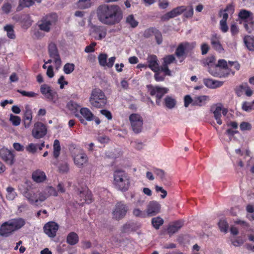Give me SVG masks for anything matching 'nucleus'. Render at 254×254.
I'll list each match as a JSON object with an SVG mask.
<instances>
[{
  "mask_svg": "<svg viewBox=\"0 0 254 254\" xmlns=\"http://www.w3.org/2000/svg\"><path fill=\"white\" fill-rule=\"evenodd\" d=\"M96 15L102 24L112 26L119 23L123 18L121 8L117 4L104 3L98 6Z\"/></svg>",
  "mask_w": 254,
  "mask_h": 254,
  "instance_id": "nucleus-1",
  "label": "nucleus"
},
{
  "mask_svg": "<svg viewBox=\"0 0 254 254\" xmlns=\"http://www.w3.org/2000/svg\"><path fill=\"white\" fill-rule=\"evenodd\" d=\"M113 185L118 190L126 192L130 186V177L124 171L117 170L113 174Z\"/></svg>",
  "mask_w": 254,
  "mask_h": 254,
  "instance_id": "nucleus-2",
  "label": "nucleus"
},
{
  "mask_svg": "<svg viewBox=\"0 0 254 254\" xmlns=\"http://www.w3.org/2000/svg\"><path fill=\"white\" fill-rule=\"evenodd\" d=\"M89 102L93 107L101 108L107 104V99L104 93L101 89L95 88L92 90Z\"/></svg>",
  "mask_w": 254,
  "mask_h": 254,
  "instance_id": "nucleus-3",
  "label": "nucleus"
},
{
  "mask_svg": "<svg viewBox=\"0 0 254 254\" xmlns=\"http://www.w3.org/2000/svg\"><path fill=\"white\" fill-rule=\"evenodd\" d=\"M72 156L74 164L78 168H82L88 161V157L84 151L80 147H75L72 151Z\"/></svg>",
  "mask_w": 254,
  "mask_h": 254,
  "instance_id": "nucleus-4",
  "label": "nucleus"
},
{
  "mask_svg": "<svg viewBox=\"0 0 254 254\" xmlns=\"http://www.w3.org/2000/svg\"><path fill=\"white\" fill-rule=\"evenodd\" d=\"M40 91L43 95L44 98L47 101L51 102L53 104L58 103V94L56 91L52 89L50 86L46 84H43L41 85Z\"/></svg>",
  "mask_w": 254,
  "mask_h": 254,
  "instance_id": "nucleus-5",
  "label": "nucleus"
},
{
  "mask_svg": "<svg viewBox=\"0 0 254 254\" xmlns=\"http://www.w3.org/2000/svg\"><path fill=\"white\" fill-rule=\"evenodd\" d=\"M57 20V15L56 13H52L44 17L41 23L39 25L40 30L46 32L50 31L51 26L55 24Z\"/></svg>",
  "mask_w": 254,
  "mask_h": 254,
  "instance_id": "nucleus-6",
  "label": "nucleus"
},
{
  "mask_svg": "<svg viewBox=\"0 0 254 254\" xmlns=\"http://www.w3.org/2000/svg\"><path fill=\"white\" fill-rule=\"evenodd\" d=\"M128 210V206L123 201L118 202L112 212L113 218L118 220L123 219Z\"/></svg>",
  "mask_w": 254,
  "mask_h": 254,
  "instance_id": "nucleus-7",
  "label": "nucleus"
},
{
  "mask_svg": "<svg viewBox=\"0 0 254 254\" xmlns=\"http://www.w3.org/2000/svg\"><path fill=\"white\" fill-rule=\"evenodd\" d=\"M129 120L132 130L135 133H140L142 129L143 119L138 114H132L129 116Z\"/></svg>",
  "mask_w": 254,
  "mask_h": 254,
  "instance_id": "nucleus-8",
  "label": "nucleus"
},
{
  "mask_svg": "<svg viewBox=\"0 0 254 254\" xmlns=\"http://www.w3.org/2000/svg\"><path fill=\"white\" fill-rule=\"evenodd\" d=\"M56 189L52 186H47L41 190L37 191L38 204L44 202L51 196H58Z\"/></svg>",
  "mask_w": 254,
  "mask_h": 254,
  "instance_id": "nucleus-9",
  "label": "nucleus"
},
{
  "mask_svg": "<svg viewBox=\"0 0 254 254\" xmlns=\"http://www.w3.org/2000/svg\"><path fill=\"white\" fill-rule=\"evenodd\" d=\"M194 43H190L189 42H183L180 43L175 51V55L178 58L186 57V55L195 47Z\"/></svg>",
  "mask_w": 254,
  "mask_h": 254,
  "instance_id": "nucleus-10",
  "label": "nucleus"
},
{
  "mask_svg": "<svg viewBox=\"0 0 254 254\" xmlns=\"http://www.w3.org/2000/svg\"><path fill=\"white\" fill-rule=\"evenodd\" d=\"M150 94L156 97V103L158 106L161 104V99L162 97L169 91V89L166 87H161L158 86H151L149 88Z\"/></svg>",
  "mask_w": 254,
  "mask_h": 254,
  "instance_id": "nucleus-11",
  "label": "nucleus"
},
{
  "mask_svg": "<svg viewBox=\"0 0 254 254\" xmlns=\"http://www.w3.org/2000/svg\"><path fill=\"white\" fill-rule=\"evenodd\" d=\"M21 193L27 199V200L32 205L38 206V195L37 193L30 190L27 187L19 188Z\"/></svg>",
  "mask_w": 254,
  "mask_h": 254,
  "instance_id": "nucleus-12",
  "label": "nucleus"
},
{
  "mask_svg": "<svg viewBox=\"0 0 254 254\" xmlns=\"http://www.w3.org/2000/svg\"><path fill=\"white\" fill-rule=\"evenodd\" d=\"M215 59L211 58L207 60V64L208 65V72L211 75L214 77H225V75L221 71V70L218 65L214 63Z\"/></svg>",
  "mask_w": 254,
  "mask_h": 254,
  "instance_id": "nucleus-13",
  "label": "nucleus"
},
{
  "mask_svg": "<svg viewBox=\"0 0 254 254\" xmlns=\"http://www.w3.org/2000/svg\"><path fill=\"white\" fill-rule=\"evenodd\" d=\"M48 52L50 57L54 60L56 69H58L61 65L62 61L56 45L53 43H50Z\"/></svg>",
  "mask_w": 254,
  "mask_h": 254,
  "instance_id": "nucleus-14",
  "label": "nucleus"
},
{
  "mask_svg": "<svg viewBox=\"0 0 254 254\" xmlns=\"http://www.w3.org/2000/svg\"><path fill=\"white\" fill-rule=\"evenodd\" d=\"M47 132L46 126L41 122H37L32 130V135L34 138L39 139L46 135Z\"/></svg>",
  "mask_w": 254,
  "mask_h": 254,
  "instance_id": "nucleus-15",
  "label": "nucleus"
},
{
  "mask_svg": "<svg viewBox=\"0 0 254 254\" xmlns=\"http://www.w3.org/2000/svg\"><path fill=\"white\" fill-rule=\"evenodd\" d=\"M80 113L81 116L76 114L75 116L79 119L81 123L87 125L86 121L90 122L94 120V115L88 108H81L80 110Z\"/></svg>",
  "mask_w": 254,
  "mask_h": 254,
  "instance_id": "nucleus-16",
  "label": "nucleus"
},
{
  "mask_svg": "<svg viewBox=\"0 0 254 254\" xmlns=\"http://www.w3.org/2000/svg\"><path fill=\"white\" fill-rule=\"evenodd\" d=\"M0 157L8 165L11 166L14 163V154L7 148H2L0 150Z\"/></svg>",
  "mask_w": 254,
  "mask_h": 254,
  "instance_id": "nucleus-17",
  "label": "nucleus"
},
{
  "mask_svg": "<svg viewBox=\"0 0 254 254\" xmlns=\"http://www.w3.org/2000/svg\"><path fill=\"white\" fill-rule=\"evenodd\" d=\"M59 228V226L57 223L50 221L45 224L43 229L47 236L50 238H54L56 236Z\"/></svg>",
  "mask_w": 254,
  "mask_h": 254,
  "instance_id": "nucleus-18",
  "label": "nucleus"
},
{
  "mask_svg": "<svg viewBox=\"0 0 254 254\" xmlns=\"http://www.w3.org/2000/svg\"><path fill=\"white\" fill-rule=\"evenodd\" d=\"M161 205L156 201H150L147 205L146 209V215L148 217L155 216L160 213Z\"/></svg>",
  "mask_w": 254,
  "mask_h": 254,
  "instance_id": "nucleus-19",
  "label": "nucleus"
},
{
  "mask_svg": "<svg viewBox=\"0 0 254 254\" xmlns=\"http://www.w3.org/2000/svg\"><path fill=\"white\" fill-rule=\"evenodd\" d=\"M175 62H176V60L173 55L166 56L163 58L161 71L164 73L165 75H171V72L168 68V65Z\"/></svg>",
  "mask_w": 254,
  "mask_h": 254,
  "instance_id": "nucleus-20",
  "label": "nucleus"
},
{
  "mask_svg": "<svg viewBox=\"0 0 254 254\" xmlns=\"http://www.w3.org/2000/svg\"><path fill=\"white\" fill-rule=\"evenodd\" d=\"M91 29L92 34L96 40H100L106 36L107 29L104 26L93 25Z\"/></svg>",
  "mask_w": 254,
  "mask_h": 254,
  "instance_id": "nucleus-21",
  "label": "nucleus"
},
{
  "mask_svg": "<svg viewBox=\"0 0 254 254\" xmlns=\"http://www.w3.org/2000/svg\"><path fill=\"white\" fill-rule=\"evenodd\" d=\"M186 10V8L185 6H178L163 15L161 17V19L163 21H167L170 18H174L181 14Z\"/></svg>",
  "mask_w": 254,
  "mask_h": 254,
  "instance_id": "nucleus-22",
  "label": "nucleus"
},
{
  "mask_svg": "<svg viewBox=\"0 0 254 254\" xmlns=\"http://www.w3.org/2000/svg\"><path fill=\"white\" fill-rule=\"evenodd\" d=\"M221 36L216 33L212 34L210 37V43L214 50L219 53H223L224 51L220 42Z\"/></svg>",
  "mask_w": 254,
  "mask_h": 254,
  "instance_id": "nucleus-23",
  "label": "nucleus"
},
{
  "mask_svg": "<svg viewBox=\"0 0 254 254\" xmlns=\"http://www.w3.org/2000/svg\"><path fill=\"white\" fill-rule=\"evenodd\" d=\"M15 231L8 221L3 223L0 227V235L4 237H8L11 235Z\"/></svg>",
  "mask_w": 254,
  "mask_h": 254,
  "instance_id": "nucleus-24",
  "label": "nucleus"
},
{
  "mask_svg": "<svg viewBox=\"0 0 254 254\" xmlns=\"http://www.w3.org/2000/svg\"><path fill=\"white\" fill-rule=\"evenodd\" d=\"M148 63L147 66L154 72L161 70V67L159 66L158 61L157 57L154 55H149L147 58Z\"/></svg>",
  "mask_w": 254,
  "mask_h": 254,
  "instance_id": "nucleus-25",
  "label": "nucleus"
},
{
  "mask_svg": "<svg viewBox=\"0 0 254 254\" xmlns=\"http://www.w3.org/2000/svg\"><path fill=\"white\" fill-rule=\"evenodd\" d=\"M204 84L206 87L210 89H216L221 87L224 82L211 78H204L203 79Z\"/></svg>",
  "mask_w": 254,
  "mask_h": 254,
  "instance_id": "nucleus-26",
  "label": "nucleus"
},
{
  "mask_svg": "<svg viewBox=\"0 0 254 254\" xmlns=\"http://www.w3.org/2000/svg\"><path fill=\"white\" fill-rule=\"evenodd\" d=\"M184 225L182 220L175 221L169 225L167 228V232L170 235H172L177 232Z\"/></svg>",
  "mask_w": 254,
  "mask_h": 254,
  "instance_id": "nucleus-27",
  "label": "nucleus"
},
{
  "mask_svg": "<svg viewBox=\"0 0 254 254\" xmlns=\"http://www.w3.org/2000/svg\"><path fill=\"white\" fill-rule=\"evenodd\" d=\"M15 231L21 229L26 224V221L22 218H16L8 220Z\"/></svg>",
  "mask_w": 254,
  "mask_h": 254,
  "instance_id": "nucleus-28",
  "label": "nucleus"
},
{
  "mask_svg": "<svg viewBox=\"0 0 254 254\" xmlns=\"http://www.w3.org/2000/svg\"><path fill=\"white\" fill-rule=\"evenodd\" d=\"M32 178L36 183H41L46 179L45 173L40 170H36L32 173Z\"/></svg>",
  "mask_w": 254,
  "mask_h": 254,
  "instance_id": "nucleus-29",
  "label": "nucleus"
},
{
  "mask_svg": "<svg viewBox=\"0 0 254 254\" xmlns=\"http://www.w3.org/2000/svg\"><path fill=\"white\" fill-rule=\"evenodd\" d=\"M209 100V97L206 95L197 96L193 97V106H203Z\"/></svg>",
  "mask_w": 254,
  "mask_h": 254,
  "instance_id": "nucleus-30",
  "label": "nucleus"
},
{
  "mask_svg": "<svg viewBox=\"0 0 254 254\" xmlns=\"http://www.w3.org/2000/svg\"><path fill=\"white\" fill-rule=\"evenodd\" d=\"M238 16L240 19L243 20V22H241V23L250 19L252 17H254V14L252 12L246 9L241 10L239 13Z\"/></svg>",
  "mask_w": 254,
  "mask_h": 254,
  "instance_id": "nucleus-31",
  "label": "nucleus"
},
{
  "mask_svg": "<svg viewBox=\"0 0 254 254\" xmlns=\"http://www.w3.org/2000/svg\"><path fill=\"white\" fill-rule=\"evenodd\" d=\"M177 104L176 100L171 96H166L164 99V105L169 109L174 108Z\"/></svg>",
  "mask_w": 254,
  "mask_h": 254,
  "instance_id": "nucleus-32",
  "label": "nucleus"
},
{
  "mask_svg": "<svg viewBox=\"0 0 254 254\" xmlns=\"http://www.w3.org/2000/svg\"><path fill=\"white\" fill-rule=\"evenodd\" d=\"M35 1L41 2V0H19V5L17 7V11L21 10L24 7H29L34 4Z\"/></svg>",
  "mask_w": 254,
  "mask_h": 254,
  "instance_id": "nucleus-33",
  "label": "nucleus"
},
{
  "mask_svg": "<svg viewBox=\"0 0 254 254\" xmlns=\"http://www.w3.org/2000/svg\"><path fill=\"white\" fill-rule=\"evenodd\" d=\"M244 42L249 51H254V37L246 36L244 38Z\"/></svg>",
  "mask_w": 254,
  "mask_h": 254,
  "instance_id": "nucleus-34",
  "label": "nucleus"
},
{
  "mask_svg": "<svg viewBox=\"0 0 254 254\" xmlns=\"http://www.w3.org/2000/svg\"><path fill=\"white\" fill-rule=\"evenodd\" d=\"M79 241L78 235L73 232L69 233L66 237V242L70 245H74Z\"/></svg>",
  "mask_w": 254,
  "mask_h": 254,
  "instance_id": "nucleus-35",
  "label": "nucleus"
},
{
  "mask_svg": "<svg viewBox=\"0 0 254 254\" xmlns=\"http://www.w3.org/2000/svg\"><path fill=\"white\" fill-rule=\"evenodd\" d=\"M243 23L246 31L249 33H251L254 30V17H252Z\"/></svg>",
  "mask_w": 254,
  "mask_h": 254,
  "instance_id": "nucleus-36",
  "label": "nucleus"
},
{
  "mask_svg": "<svg viewBox=\"0 0 254 254\" xmlns=\"http://www.w3.org/2000/svg\"><path fill=\"white\" fill-rule=\"evenodd\" d=\"M80 196L83 198L86 203H90L92 201V195L89 190H84L80 192Z\"/></svg>",
  "mask_w": 254,
  "mask_h": 254,
  "instance_id": "nucleus-37",
  "label": "nucleus"
},
{
  "mask_svg": "<svg viewBox=\"0 0 254 254\" xmlns=\"http://www.w3.org/2000/svg\"><path fill=\"white\" fill-rule=\"evenodd\" d=\"M6 190L7 192L6 198L9 200H14L17 195L16 192L15 191V189L10 186L8 187Z\"/></svg>",
  "mask_w": 254,
  "mask_h": 254,
  "instance_id": "nucleus-38",
  "label": "nucleus"
},
{
  "mask_svg": "<svg viewBox=\"0 0 254 254\" xmlns=\"http://www.w3.org/2000/svg\"><path fill=\"white\" fill-rule=\"evenodd\" d=\"M91 5V0H78L77 2V7L82 9L89 8Z\"/></svg>",
  "mask_w": 254,
  "mask_h": 254,
  "instance_id": "nucleus-39",
  "label": "nucleus"
},
{
  "mask_svg": "<svg viewBox=\"0 0 254 254\" xmlns=\"http://www.w3.org/2000/svg\"><path fill=\"white\" fill-rule=\"evenodd\" d=\"M126 22L131 28H135L138 24V21L135 20L133 14H130L126 17Z\"/></svg>",
  "mask_w": 254,
  "mask_h": 254,
  "instance_id": "nucleus-40",
  "label": "nucleus"
},
{
  "mask_svg": "<svg viewBox=\"0 0 254 254\" xmlns=\"http://www.w3.org/2000/svg\"><path fill=\"white\" fill-rule=\"evenodd\" d=\"M61 145L59 140L55 139L53 145V156L55 158H58L60 154Z\"/></svg>",
  "mask_w": 254,
  "mask_h": 254,
  "instance_id": "nucleus-41",
  "label": "nucleus"
},
{
  "mask_svg": "<svg viewBox=\"0 0 254 254\" xmlns=\"http://www.w3.org/2000/svg\"><path fill=\"white\" fill-rule=\"evenodd\" d=\"M221 111L222 107L220 106H217L216 107L214 111H213L214 116L215 120H216L217 123L220 125L222 124V122L221 119Z\"/></svg>",
  "mask_w": 254,
  "mask_h": 254,
  "instance_id": "nucleus-42",
  "label": "nucleus"
},
{
  "mask_svg": "<svg viewBox=\"0 0 254 254\" xmlns=\"http://www.w3.org/2000/svg\"><path fill=\"white\" fill-rule=\"evenodd\" d=\"M164 223L163 219L159 216L154 217L151 220V224L156 229H159Z\"/></svg>",
  "mask_w": 254,
  "mask_h": 254,
  "instance_id": "nucleus-43",
  "label": "nucleus"
},
{
  "mask_svg": "<svg viewBox=\"0 0 254 254\" xmlns=\"http://www.w3.org/2000/svg\"><path fill=\"white\" fill-rule=\"evenodd\" d=\"M153 171L160 178L161 181L163 182L166 180L165 172L163 170L155 168L153 169Z\"/></svg>",
  "mask_w": 254,
  "mask_h": 254,
  "instance_id": "nucleus-44",
  "label": "nucleus"
},
{
  "mask_svg": "<svg viewBox=\"0 0 254 254\" xmlns=\"http://www.w3.org/2000/svg\"><path fill=\"white\" fill-rule=\"evenodd\" d=\"M249 87L248 84L247 83H243L241 84L236 90V93L240 97L242 95L244 91H245Z\"/></svg>",
  "mask_w": 254,
  "mask_h": 254,
  "instance_id": "nucleus-45",
  "label": "nucleus"
},
{
  "mask_svg": "<svg viewBox=\"0 0 254 254\" xmlns=\"http://www.w3.org/2000/svg\"><path fill=\"white\" fill-rule=\"evenodd\" d=\"M5 31L7 32V35L8 38L13 39L15 38V36L14 34V30L12 25H7L4 28Z\"/></svg>",
  "mask_w": 254,
  "mask_h": 254,
  "instance_id": "nucleus-46",
  "label": "nucleus"
},
{
  "mask_svg": "<svg viewBox=\"0 0 254 254\" xmlns=\"http://www.w3.org/2000/svg\"><path fill=\"white\" fill-rule=\"evenodd\" d=\"M75 65L73 64L67 63L64 66V71L66 74L71 73L74 69Z\"/></svg>",
  "mask_w": 254,
  "mask_h": 254,
  "instance_id": "nucleus-47",
  "label": "nucleus"
},
{
  "mask_svg": "<svg viewBox=\"0 0 254 254\" xmlns=\"http://www.w3.org/2000/svg\"><path fill=\"white\" fill-rule=\"evenodd\" d=\"M107 55L101 54L98 56L99 63L100 65L105 66L107 64Z\"/></svg>",
  "mask_w": 254,
  "mask_h": 254,
  "instance_id": "nucleus-48",
  "label": "nucleus"
},
{
  "mask_svg": "<svg viewBox=\"0 0 254 254\" xmlns=\"http://www.w3.org/2000/svg\"><path fill=\"white\" fill-rule=\"evenodd\" d=\"M219 228L221 232L226 233L228 231V224L225 220H221L218 223Z\"/></svg>",
  "mask_w": 254,
  "mask_h": 254,
  "instance_id": "nucleus-49",
  "label": "nucleus"
},
{
  "mask_svg": "<svg viewBox=\"0 0 254 254\" xmlns=\"http://www.w3.org/2000/svg\"><path fill=\"white\" fill-rule=\"evenodd\" d=\"M17 92L20 93L23 96H26L28 97H35L38 95L37 93H36L33 91L27 92L26 91L18 89Z\"/></svg>",
  "mask_w": 254,
  "mask_h": 254,
  "instance_id": "nucleus-50",
  "label": "nucleus"
},
{
  "mask_svg": "<svg viewBox=\"0 0 254 254\" xmlns=\"http://www.w3.org/2000/svg\"><path fill=\"white\" fill-rule=\"evenodd\" d=\"M132 146L136 149L140 150L144 147L143 143L138 140H136L131 142Z\"/></svg>",
  "mask_w": 254,
  "mask_h": 254,
  "instance_id": "nucleus-51",
  "label": "nucleus"
},
{
  "mask_svg": "<svg viewBox=\"0 0 254 254\" xmlns=\"http://www.w3.org/2000/svg\"><path fill=\"white\" fill-rule=\"evenodd\" d=\"M23 119L32 120V112L28 105L25 106Z\"/></svg>",
  "mask_w": 254,
  "mask_h": 254,
  "instance_id": "nucleus-52",
  "label": "nucleus"
},
{
  "mask_svg": "<svg viewBox=\"0 0 254 254\" xmlns=\"http://www.w3.org/2000/svg\"><path fill=\"white\" fill-rule=\"evenodd\" d=\"M242 109L243 110L249 112L253 109L252 103L248 102H244L242 104Z\"/></svg>",
  "mask_w": 254,
  "mask_h": 254,
  "instance_id": "nucleus-53",
  "label": "nucleus"
},
{
  "mask_svg": "<svg viewBox=\"0 0 254 254\" xmlns=\"http://www.w3.org/2000/svg\"><path fill=\"white\" fill-rule=\"evenodd\" d=\"M60 173H67L69 171V166L67 163H61L59 166Z\"/></svg>",
  "mask_w": 254,
  "mask_h": 254,
  "instance_id": "nucleus-54",
  "label": "nucleus"
},
{
  "mask_svg": "<svg viewBox=\"0 0 254 254\" xmlns=\"http://www.w3.org/2000/svg\"><path fill=\"white\" fill-rule=\"evenodd\" d=\"M10 121L14 126H18L20 125L21 122V119L19 117L13 116L12 115H10Z\"/></svg>",
  "mask_w": 254,
  "mask_h": 254,
  "instance_id": "nucleus-55",
  "label": "nucleus"
},
{
  "mask_svg": "<svg viewBox=\"0 0 254 254\" xmlns=\"http://www.w3.org/2000/svg\"><path fill=\"white\" fill-rule=\"evenodd\" d=\"M132 214L135 217L144 218L146 217V213L145 214L144 211L140 210L138 208H134L132 211Z\"/></svg>",
  "mask_w": 254,
  "mask_h": 254,
  "instance_id": "nucleus-56",
  "label": "nucleus"
},
{
  "mask_svg": "<svg viewBox=\"0 0 254 254\" xmlns=\"http://www.w3.org/2000/svg\"><path fill=\"white\" fill-rule=\"evenodd\" d=\"M38 144L30 143L26 147V150L29 153H35L37 151Z\"/></svg>",
  "mask_w": 254,
  "mask_h": 254,
  "instance_id": "nucleus-57",
  "label": "nucleus"
},
{
  "mask_svg": "<svg viewBox=\"0 0 254 254\" xmlns=\"http://www.w3.org/2000/svg\"><path fill=\"white\" fill-rule=\"evenodd\" d=\"M190 104L193 106V98H192L190 95H187L184 97V106L187 108Z\"/></svg>",
  "mask_w": 254,
  "mask_h": 254,
  "instance_id": "nucleus-58",
  "label": "nucleus"
},
{
  "mask_svg": "<svg viewBox=\"0 0 254 254\" xmlns=\"http://www.w3.org/2000/svg\"><path fill=\"white\" fill-rule=\"evenodd\" d=\"M240 127L241 130H250L252 129V125L248 122H243L241 123Z\"/></svg>",
  "mask_w": 254,
  "mask_h": 254,
  "instance_id": "nucleus-59",
  "label": "nucleus"
},
{
  "mask_svg": "<svg viewBox=\"0 0 254 254\" xmlns=\"http://www.w3.org/2000/svg\"><path fill=\"white\" fill-rule=\"evenodd\" d=\"M154 35L155 36V40L156 41L158 45L161 44L162 43V36L160 32L158 30L155 29V32L154 33Z\"/></svg>",
  "mask_w": 254,
  "mask_h": 254,
  "instance_id": "nucleus-60",
  "label": "nucleus"
},
{
  "mask_svg": "<svg viewBox=\"0 0 254 254\" xmlns=\"http://www.w3.org/2000/svg\"><path fill=\"white\" fill-rule=\"evenodd\" d=\"M155 190L156 192H161L162 194L161 195V197L162 198H164L166 197L167 192V191L163 189L162 187H159L157 185L155 186Z\"/></svg>",
  "mask_w": 254,
  "mask_h": 254,
  "instance_id": "nucleus-61",
  "label": "nucleus"
},
{
  "mask_svg": "<svg viewBox=\"0 0 254 254\" xmlns=\"http://www.w3.org/2000/svg\"><path fill=\"white\" fill-rule=\"evenodd\" d=\"M230 32L233 36H235L238 34L239 32V29L236 24L231 25L230 27Z\"/></svg>",
  "mask_w": 254,
  "mask_h": 254,
  "instance_id": "nucleus-62",
  "label": "nucleus"
},
{
  "mask_svg": "<svg viewBox=\"0 0 254 254\" xmlns=\"http://www.w3.org/2000/svg\"><path fill=\"white\" fill-rule=\"evenodd\" d=\"M184 12L185 13L184 14V15L185 17H186V18H190L193 16V9L192 7L191 6L188 9H186V10Z\"/></svg>",
  "mask_w": 254,
  "mask_h": 254,
  "instance_id": "nucleus-63",
  "label": "nucleus"
},
{
  "mask_svg": "<svg viewBox=\"0 0 254 254\" xmlns=\"http://www.w3.org/2000/svg\"><path fill=\"white\" fill-rule=\"evenodd\" d=\"M201 54L202 55H206L210 49L209 45L207 43H203L201 44Z\"/></svg>",
  "mask_w": 254,
  "mask_h": 254,
  "instance_id": "nucleus-64",
  "label": "nucleus"
}]
</instances>
